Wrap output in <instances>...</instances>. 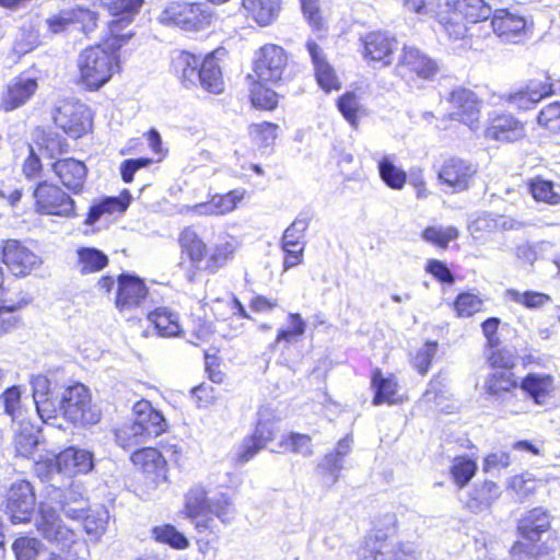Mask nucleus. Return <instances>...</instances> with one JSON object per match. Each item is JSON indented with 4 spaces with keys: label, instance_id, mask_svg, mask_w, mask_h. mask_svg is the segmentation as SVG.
<instances>
[{
    "label": "nucleus",
    "instance_id": "obj_21",
    "mask_svg": "<svg viewBox=\"0 0 560 560\" xmlns=\"http://www.w3.org/2000/svg\"><path fill=\"white\" fill-rule=\"evenodd\" d=\"M476 173L477 168L474 164L462 159L451 158L442 165L439 179L454 191H463L469 187Z\"/></svg>",
    "mask_w": 560,
    "mask_h": 560
},
{
    "label": "nucleus",
    "instance_id": "obj_33",
    "mask_svg": "<svg viewBox=\"0 0 560 560\" xmlns=\"http://www.w3.org/2000/svg\"><path fill=\"white\" fill-rule=\"evenodd\" d=\"M555 93L556 91L553 89V84L549 82V79L546 81L533 80L526 85L525 89L511 94L509 102L520 109L527 110L542 98Z\"/></svg>",
    "mask_w": 560,
    "mask_h": 560
},
{
    "label": "nucleus",
    "instance_id": "obj_52",
    "mask_svg": "<svg viewBox=\"0 0 560 560\" xmlns=\"http://www.w3.org/2000/svg\"><path fill=\"white\" fill-rule=\"evenodd\" d=\"M476 470V462L467 456H458L454 458L451 468L453 479L459 488H464L466 485H468V482L475 476Z\"/></svg>",
    "mask_w": 560,
    "mask_h": 560
},
{
    "label": "nucleus",
    "instance_id": "obj_53",
    "mask_svg": "<svg viewBox=\"0 0 560 560\" xmlns=\"http://www.w3.org/2000/svg\"><path fill=\"white\" fill-rule=\"evenodd\" d=\"M529 189L532 196L537 201H544L549 205H558L560 202V192L555 189V185L550 180L536 177L530 180Z\"/></svg>",
    "mask_w": 560,
    "mask_h": 560
},
{
    "label": "nucleus",
    "instance_id": "obj_62",
    "mask_svg": "<svg viewBox=\"0 0 560 560\" xmlns=\"http://www.w3.org/2000/svg\"><path fill=\"white\" fill-rule=\"evenodd\" d=\"M359 107L358 97L352 92H347L338 100L339 112L352 126L357 125Z\"/></svg>",
    "mask_w": 560,
    "mask_h": 560
},
{
    "label": "nucleus",
    "instance_id": "obj_61",
    "mask_svg": "<svg viewBox=\"0 0 560 560\" xmlns=\"http://www.w3.org/2000/svg\"><path fill=\"white\" fill-rule=\"evenodd\" d=\"M537 121L552 131L560 130V102L545 106L537 116Z\"/></svg>",
    "mask_w": 560,
    "mask_h": 560
},
{
    "label": "nucleus",
    "instance_id": "obj_29",
    "mask_svg": "<svg viewBox=\"0 0 560 560\" xmlns=\"http://www.w3.org/2000/svg\"><path fill=\"white\" fill-rule=\"evenodd\" d=\"M518 386L517 378L511 371V365L504 363L503 368L497 369L487 376L483 389L488 396L495 400H504Z\"/></svg>",
    "mask_w": 560,
    "mask_h": 560
},
{
    "label": "nucleus",
    "instance_id": "obj_25",
    "mask_svg": "<svg viewBox=\"0 0 560 560\" xmlns=\"http://www.w3.org/2000/svg\"><path fill=\"white\" fill-rule=\"evenodd\" d=\"M305 46L311 57L318 85L326 92L339 90V80L334 68L327 61L322 47L313 39H308Z\"/></svg>",
    "mask_w": 560,
    "mask_h": 560
},
{
    "label": "nucleus",
    "instance_id": "obj_5",
    "mask_svg": "<svg viewBox=\"0 0 560 560\" xmlns=\"http://www.w3.org/2000/svg\"><path fill=\"white\" fill-rule=\"evenodd\" d=\"M551 516L547 510L535 508L528 511L518 521L517 530L521 537L527 541H516L511 548L513 560H529L537 555L535 542L541 539V535L549 530Z\"/></svg>",
    "mask_w": 560,
    "mask_h": 560
},
{
    "label": "nucleus",
    "instance_id": "obj_44",
    "mask_svg": "<svg viewBox=\"0 0 560 560\" xmlns=\"http://www.w3.org/2000/svg\"><path fill=\"white\" fill-rule=\"evenodd\" d=\"M395 155L392 154L382 156L377 162V170L386 186L394 190H400L407 182V174L395 164Z\"/></svg>",
    "mask_w": 560,
    "mask_h": 560
},
{
    "label": "nucleus",
    "instance_id": "obj_17",
    "mask_svg": "<svg viewBox=\"0 0 560 560\" xmlns=\"http://www.w3.org/2000/svg\"><path fill=\"white\" fill-rule=\"evenodd\" d=\"M95 20V14L90 10L65 9L47 18L46 25L51 34H60L71 27L80 28L88 34L96 26Z\"/></svg>",
    "mask_w": 560,
    "mask_h": 560
},
{
    "label": "nucleus",
    "instance_id": "obj_47",
    "mask_svg": "<svg viewBox=\"0 0 560 560\" xmlns=\"http://www.w3.org/2000/svg\"><path fill=\"white\" fill-rule=\"evenodd\" d=\"M238 245L240 243L235 237L226 236L214 246L209 259L207 260L206 269L215 271L226 265V262L233 258Z\"/></svg>",
    "mask_w": 560,
    "mask_h": 560
},
{
    "label": "nucleus",
    "instance_id": "obj_40",
    "mask_svg": "<svg viewBox=\"0 0 560 560\" xmlns=\"http://www.w3.org/2000/svg\"><path fill=\"white\" fill-rule=\"evenodd\" d=\"M522 388L537 405H544L552 395L553 378L550 375L529 374L523 380Z\"/></svg>",
    "mask_w": 560,
    "mask_h": 560
},
{
    "label": "nucleus",
    "instance_id": "obj_54",
    "mask_svg": "<svg viewBox=\"0 0 560 560\" xmlns=\"http://www.w3.org/2000/svg\"><path fill=\"white\" fill-rule=\"evenodd\" d=\"M214 515L222 523L229 524L235 516V508L232 499L226 493H219L210 499L208 516Z\"/></svg>",
    "mask_w": 560,
    "mask_h": 560
},
{
    "label": "nucleus",
    "instance_id": "obj_57",
    "mask_svg": "<svg viewBox=\"0 0 560 560\" xmlns=\"http://www.w3.org/2000/svg\"><path fill=\"white\" fill-rule=\"evenodd\" d=\"M152 535L156 541L167 544L176 549H185L188 546V539L173 525L155 526L152 529Z\"/></svg>",
    "mask_w": 560,
    "mask_h": 560
},
{
    "label": "nucleus",
    "instance_id": "obj_51",
    "mask_svg": "<svg viewBox=\"0 0 560 560\" xmlns=\"http://www.w3.org/2000/svg\"><path fill=\"white\" fill-rule=\"evenodd\" d=\"M109 515L104 508L91 511L83 517V527L89 536L97 540L106 530Z\"/></svg>",
    "mask_w": 560,
    "mask_h": 560
},
{
    "label": "nucleus",
    "instance_id": "obj_2",
    "mask_svg": "<svg viewBox=\"0 0 560 560\" xmlns=\"http://www.w3.org/2000/svg\"><path fill=\"white\" fill-rule=\"evenodd\" d=\"M110 42L112 36L106 42L110 51L97 45L85 48L79 55L80 82L90 91L101 89L119 69L118 49L110 47Z\"/></svg>",
    "mask_w": 560,
    "mask_h": 560
},
{
    "label": "nucleus",
    "instance_id": "obj_24",
    "mask_svg": "<svg viewBox=\"0 0 560 560\" xmlns=\"http://www.w3.org/2000/svg\"><path fill=\"white\" fill-rule=\"evenodd\" d=\"M486 139L499 142H514L525 136L524 125L509 114H498L490 118L489 126L485 129Z\"/></svg>",
    "mask_w": 560,
    "mask_h": 560
},
{
    "label": "nucleus",
    "instance_id": "obj_28",
    "mask_svg": "<svg viewBox=\"0 0 560 560\" xmlns=\"http://www.w3.org/2000/svg\"><path fill=\"white\" fill-rule=\"evenodd\" d=\"M275 436L276 429L273 423L269 420H259L254 433L243 440L237 454L238 460L241 463L249 462Z\"/></svg>",
    "mask_w": 560,
    "mask_h": 560
},
{
    "label": "nucleus",
    "instance_id": "obj_55",
    "mask_svg": "<svg viewBox=\"0 0 560 560\" xmlns=\"http://www.w3.org/2000/svg\"><path fill=\"white\" fill-rule=\"evenodd\" d=\"M16 560H37L42 556V544L33 537H20L12 544Z\"/></svg>",
    "mask_w": 560,
    "mask_h": 560
},
{
    "label": "nucleus",
    "instance_id": "obj_18",
    "mask_svg": "<svg viewBox=\"0 0 560 560\" xmlns=\"http://www.w3.org/2000/svg\"><path fill=\"white\" fill-rule=\"evenodd\" d=\"M397 70L401 77H413L420 79H431L438 71L436 62L421 52L418 48L405 46L402 55L398 61Z\"/></svg>",
    "mask_w": 560,
    "mask_h": 560
},
{
    "label": "nucleus",
    "instance_id": "obj_26",
    "mask_svg": "<svg viewBox=\"0 0 560 560\" xmlns=\"http://www.w3.org/2000/svg\"><path fill=\"white\" fill-rule=\"evenodd\" d=\"M56 466L58 471L69 476L88 474L94 467V456L88 450L70 446L56 457Z\"/></svg>",
    "mask_w": 560,
    "mask_h": 560
},
{
    "label": "nucleus",
    "instance_id": "obj_20",
    "mask_svg": "<svg viewBox=\"0 0 560 560\" xmlns=\"http://www.w3.org/2000/svg\"><path fill=\"white\" fill-rule=\"evenodd\" d=\"M210 499L201 485L192 486L185 494V513L189 518L196 520L195 526L199 533L211 529L213 524L212 516H208Z\"/></svg>",
    "mask_w": 560,
    "mask_h": 560
},
{
    "label": "nucleus",
    "instance_id": "obj_41",
    "mask_svg": "<svg viewBox=\"0 0 560 560\" xmlns=\"http://www.w3.org/2000/svg\"><path fill=\"white\" fill-rule=\"evenodd\" d=\"M135 466L142 470L145 475L159 476L164 471L165 459L162 454L154 447H143L137 450L131 455Z\"/></svg>",
    "mask_w": 560,
    "mask_h": 560
},
{
    "label": "nucleus",
    "instance_id": "obj_16",
    "mask_svg": "<svg viewBox=\"0 0 560 560\" xmlns=\"http://www.w3.org/2000/svg\"><path fill=\"white\" fill-rule=\"evenodd\" d=\"M37 89L36 78L26 73L14 77L1 93L0 108L4 112H12L22 107L32 98Z\"/></svg>",
    "mask_w": 560,
    "mask_h": 560
},
{
    "label": "nucleus",
    "instance_id": "obj_45",
    "mask_svg": "<svg viewBox=\"0 0 560 560\" xmlns=\"http://www.w3.org/2000/svg\"><path fill=\"white\" fill-rule=\"evenodd\" d=\"M148 318L161 337H175L182 332L178 314L165 307L156 308Z\"/></svg>",
    "mask_w": 560,
    "mask_h": 560
},
{
    "label": "nucleus",
    "instance_id": "obj_35",
    "mask_svg": "<svg viewBox=\"0 0 560 560\" xmlns=\"http://www.w3.org/2000/svg\"><path fill=\"white\" fill-rule=\"evenodd\" d=\"M130 199L129 191L124 190L118 197H104L95 201L89 209L84 224L94 225L106 214L125 212L129 207Z\"/></svg>",
    "mask_w": 560,
    "mask_h": 560
},
{
    "label": "nucleus",
    "instance_id": "obj_3",
    "mask_svg": "<svg viewBox=\"0 0 560 560\" xmlns=\"http://www.w3.org/2000/svg\"><path fill=\"white\" fill-rule=\"evenodd\" d=\"M36 528L49 542L67 552L71 560L84 559L89 555L84 541L78 539L77 534L65 526L56 510L47 503H40Z\"/></svg>",
    "mask_w": 560,
    "mask_h": 560
},
{
    "label": "nucleus",
    "instance_id": "obj_30",
    "mask_svg": "<svg viewBox=\"0 0 560 560\" xmlns=\"http://www.w3.org/2000/svg\"><path fill=\"white\" fill-rule=\"evenodd\" d=\"M362 43L364 58L382 62L384 66L390 63L392 54L397 45V40L394 37L388 36L386 33L372 32L362 38Z\"/></svg>",
    "mask_w": 560,
    "mask_h": 560
},
{
    "label": "nucleus",
    "instance_id": "obj_63",
    "mask_svg": "<svg viewBox=\"0 0 560 560\" xmlns=\"http://www.w3.org/2000/svg\"><path fill=\"white\" fill-rule=\"evenodd\" d=\"M252 103L255 107L270 110L276 108L278 95L271 89L258 86L252 91Z\"/></svg>",
    "mask_w": 560,
    "mask_h": 560
},
{
    "label": "nucleus",
    "instance_id": "obj_46",
    "mask_svg": "<svg viewBox=\"0 0 560 560\" xmlns=\"http://www.w3.org/2000/svg\"><path fill=\"white\" fill-rule=\"evenodd\" d=\"M179 243L183 252L187 254L191 264L199 267L206 256L207 246L195 230L191 228L184 229L179 236Z\"/></svg>",
    "mask_w": 560,
    "mask_h": 560
},
{
    "label": "nucleus",
    "instance_id": "obj_1",
    "mask_svg": "<svg viewBox=\"0 0 560 560\" xmlns=\"http://www.w3.org/2000/svg\"><path fill=\"white\" fill-rule=\"evenodd\" d=\"M135 420L116 430L115 438L119 446L128 450L132 446L147 443L166 431L167 423L164 416L155 410L148 400H140L133 406Z\"/></svg>",
    "mask_w": 560,
    "mask_h": 560
},
{
    "label": "nucleus",
    "instance_id": "obj_22",
    "mask_svg": "<svg viewBox=\"0 0 560 560\" xmlns=\"http://www.w3.org/2000/svg\"><path fill=\"white\" fill-rule=\"evenodd\" d=\"M148 295L145 283L138 277L121 275L118 279L116 306L119 311H130L139 307Z\"/></svg>",
    "mask_w": 560,
    "mask_h": 560
},
{
    "label": "nucleus",
    "instance_id": "obj_39",
    "mask_svg": "<svg viewBox=\"0 0 560 560\" xmlns=\"http://www.w3.org/2000/svg\"><path fill=\"white\" fill-rule=\"evenodd\" d=\"M242 5L260 26L271 24L277 19L280 10L279 0H243Z\"/></svg>",
    "mask_w": 560,
    "mask_h": 560
},
{
    "label": "nucleus",
    "instance_id": "obj_36",
    "mask_svg": "<svg viewBox=\"0 0 560 560\" xmlns=\"http://www.w3.org/2000/svg\"><path fill=\"white\" fill-rule=\"evenodd\" d=\"M200 58L188 51H179L172 58V69L186 88L197 86Z\"/></svg>",
    "mask_w": 560,
    "mask_h": 560
},
{
    "label": "nucleus",
    "instance_id": "obj_12",
    "mask_svg": "<svg viewBox=\"0 0 560 560\" xmlns=\"http://www.w3.org/2000/svg\"><path fill=\"white\" fill-rule=\"evenodd\" d=\"M1 259L15 277H26L43 264L42 258L37 254L18 240L3 241Z\"/></svg>",
    "mask_w": 560,
    "mask_h": 560
},
{
    "label": "nucleus",
    "instance_id": "obj_60",
    "mask_svg": "<svg viewBox=\"0 0 560 560\" xmlns=\"http://www.w3.org/2000/svg\"><path fill=\"white\" fill-rule=\"evenodd\" d=\"M436 351L438 342L435 341H428L418 350L413 364L420 374L424 375L429 371Z\"/></svg>",
    "mask_w": 560,
    "mask_h": 560
},
{
    "label": "nucleus",
    "instance_id": "obj_58",
    "mask_svg": "<svg viewBox=\"0 0 560 560\" xmlns=\"http://www.w3.org/2000/svg\"><path fill=\"white\" fill-rule=\"evenodd\" d=\"M483 301L476 294L464 292L454 301V308L459 317H470L481 311Z\"/></svg>",
    "mask_w": 560,
    "mask_h": 560
},
{
    "label": "nucleus",
    "instance_id": "obj_32",
    "mask_svg": "<svg viewBox=\"0 0 560 560\" xmlns=\"http://www.w3.org/2000/svg\"><path fill=\"white\" fill-rule=\"evenodd\" d=\"M220 50L212 51L205 56L198 70L197 85L212 94H220L224 90L221 68L217 55Z\"/></svg>",
    "mask_w": 560,
    "mask_h": 560
},
{
    "label": "nucleus",
    "instance_id": "obj_48",
    "mask_svg": "<svg viewBox=\"0 0 560 560\" xmlns=\"http://www.w3.org/2000/svg\"><path fill=\"white\" fill-rule=\"evenodd\" d=\"M311 217L307 213H300L295 220L284 230L281 238V248L305 246L302 240L310 225Z\"/></svg>",
    "mask_w": 560,
    "mask_h": 560
},
{
    "label": "nucleus",
    "instance_id": "obj_34",
    "mask_svg": "<svg viewBox=\"0 0 560 560\" xmlns=\"http://www.w3.org/2000/svg\"><path fill=\"white\" fill-rule=\"evenodd\" d=\"M13 445L19 456L31 457L38 445L39 429L30 418L12 423Z\"/></svg>",
    "mask_w": 560,
    "mask_h": 560
},
{
    "label": "nucleus",
    "instance_id": "obj_49",
    "mask_svg": "<svg viewBox=\"0 0 560 560\" xmlns=\"http://www.w3.org/2000/svg\"><path fill=\"white\" fill-rule=\"evenodd\" d=\"M20 386H11L2 394L4 413L10 418L11 423L30 418L28 411L21 404Z\"/></svg>",
    "mask_w": 560,
    "mask_h": 560
},
{
    "label": "nucleus",
    "instance_id": "obj_56",
    "mask_svg": "<svg viewBox=\"0 0 560 560\" xmlns=\"http://www.w3.org/2000/svg\"><path fill=\"white\" fill-rule=\"evenodd\" d=\"M505 295L527 308H539L550 301L549 295L536 291L520 292L515 289H508Z\"/></svg>",
    "mask_w": 560,
    "mask_h": 560
},
{
    "label": "nucleus",
    "instance_id": "obj_38",
    "mask_svg": "<svg viewBox=\"0 0 560 560\" xmlns=\"http://www.w3.org/2000/svg\"><path fill=\"white\" fill-rule=\"evenodd\" d=\"M500 494V487L495 482L485 481L471 490L466 508L472 513H481L488 510Z\"/></svg>",
    "mask_w": 560,
    "mask_h": 560
},
{
    "label": "nucleus",
    "instance_id": "obj_64",
    "mask_svg": "<svg viewBox=\"0 0 560 560\" xmlns=\"http://www.w3.org/2000/svg\"><path fill=\"white\" fill-rule=\"evenodd\" d=\"M285 445L294 453L308 457L313 454L312 440L306 434L291 433Z\"/></svg>",
    "mask_w": 560,
    "mask_h": 560
},
{
    "label": "nucleus",
    "instance_id": "obj_14",
    "mask_svg": "<svg viewBox=\"0 0 560 560\" xmlns=\"http://www.w3.org/2000/svg\"><path fill=\"white\" fill-rule=\"evenodd\" d=\"M448 101L452 105L450 118L476 130L479 126L481 106V101L476 93L469 89L458 88L452 91Z\"/></svg>",
    "mask_w": 560,
    "mask_h": 560
},
{
    "label": "nucleus",
    "instance_id": "obj_6",
    "mask_svg": "<svg viewBox=\"0 0 560 560\" xmlns=\"http://www.w3.org/2000/svg\"><path fill=\"white\" fill-rule=\"evenodd\" d=\"M407 10L427 18H434L451 39H462L467 33L459 14L452 12V0H404Z\"/></svg>",
    "mask_w": 560,
    "mask_h": 560
},
{
    "label": "nucleus",
    "instance_id": "obj_4",
    "mask_svg": "<svg viewBox=\"0 0 560 560\" xmlns=\"http://www.w3.org/2000/svg\"><path fill=\"white\" fill-rule=\"evenodd\" d=\"M213 18V11L207 3L172 2L161 11L158 21L165 26L197 33L208 28Z\"/></svg>",
    "mask_w": 560,
    "mask_h": 560
},
{
    "label": "nucleus",
    "instance_id": "obj_42",
    "mask_svg": "<svg viewBox=\"0 0 560 560\" xmlns=\"http://www.w3.org/2000/svg\"><path fill=\"white\" fill-rule=\"evenodd\" d=\"M397 557L384 535L368 536L364 545L359 549V560H392Z\"/></svg>",
    "mask_w": 560,
    "mask_h": 560
},
{
    "label": "nucleus",
    "instance_id": "obj_8",
    "mask_svg": "<svg viewBox=\"0 0 560 560\" xmlns=\"http://www.w3.org/2000/svg\"><path fill=\"white\" fill-rule=\"evenodd\" d=\"M108 10L113 20L108 22V32L112 36L110 47L120 49L131 37L130 31L124 30L130 25L142 7L143 0H97Z\"/></svg>",
    "mask_w": 560,
    "mask_h": 560
},
{
    "label": "nucleus",
    "instance_id": "obj_37",
    "mask_svg": "<svg viewBox=\"0 0 560 560\" xmlns=\"http://www.w3.org/2000/svg\"><path fill=\"white\" fill-rule=\"evenodd\" d=\"M452 12L459 14V21L466 27L464 20L470 23L486 21L493 16L494 10L485 0H452Z\"/></svg>",
    "mask_w": 560,
    "mask_h": 560
},
{
    "label": "nucleus",
    "instance_id": "obj_13",
    "mask_svg": "<svg viewBox=\"0 0 560 560\" xmlns=\"http://www.w3.org/2000/svg\"><path fill=\"white\" fill-rule=\"evenodd\" d=\"M491 26L497 36L504 43L518 44L527 37V20L516 10L495 9Z\"/></svg>",
    "mask_w": 560,
    "mask_h": 560
},
{
    "label": "nucleus",
    "instance_id": "obj_23",
    "mask_svg": "<svg viewBox=\"0 0 560 560\" xmlns=\"http://www.w3.org/2000/svg\"><path fill=\"white\" fill-rule=\"evenodd\" d=\"M352 438L346 435L338 441L336 448L326 454L318 463L317 467L326 486L331 487L338 481L340 471L343 468V460L352 450Z\"/></svg>",
    "mask_w": 560,
    "mask_h": 560
},
{
    "label": "nucleus",
    "instance_id": "obj_10",
    "mask_svg": "<svg viewBox=\"0 0 560 560\" xmlns=\"http://www.w3.org/2000/svg\"><path fill=\"white\" fill-rule=\"evenodd\" d=\"M36 497L27 480L13 482L5 497L4 513L13 524L28 523L34 513Z\"/></svg>",
    "mask_w": 560,
    "mask_h": 560
},
{
    "label": "nucleus",
    "instance_id": "obj_15",
    "mask_svg": "<svg viewBox=\"0 0 560 560\" xmlns=\"http://www.w3.org/2000/svg\"><path fill=\"white\" fill-rule=\"evenodd\" d=\"M285 66L284 49L277 45H266L258 52L254 70L261 82L277 83L282 79Z\"/></svg>",
    "mask_w": 560,
    "mask_h": 560
},
{
    "label": "nucleus",
    "instance_id": "obj_11",
    "mask_svg": "<svg viewBox=\"0 0 560 560\" xmlns=\"http://www.w3.org/2000/svg\"><path fill=\"white\" fill-rule=\"evenodd\" d=\"M54 121L58 128L74 139L86 133L92 125L89 108L80 102H62L56 108Z\"/></svg>",
    "mask_w": 560,
    "mask_h": 560
},
{
    "label": "nucleus",
    "instance_id": "obj_27",
    "mask_svg": "<svg viewBox=\"0 0 560 560\" xmlns=\"http://www.w3.org/2000/svg\"><path fill=\"white\" fill-rule=\"evenodd\" d=\"M52 171L62 185L73 194H80L88 175L85 164L75 159H62L52 164Z\"/></svg>",
    "mask_w": 560,
    "mask_h": 560
},
{
    "label": "nucleus",
    "instance_id": "obj_7",
    "mask_svg": "<svg viewBox=\"0 0 560 560\" xmlns=\"http://www.w3.org/2000/svg\"><path fill=\"white\" fill-rule=\"evenodd\" d=\"M61 415L72 424H94L100 413L92 409L88 388L82 384L67 387L57 398V417Z\"/></svg>",
    "mask_w": 560,
    "mask_h": 560
},
{
    "label": "nucleus",
    "instance_id": "obj_31",
    "mask_svg": "<svg viewBox=\"0 0 560 560\" xmlns=\"http://www.w3.org/2000/svg\"><path fill=\"white\" fill-rule=\"evenodd\" d=\"M371 386L374 390L372 400L374 406L382 404L397 405L404 400L402 396L398 393L396 377L392 374L384 375L380 369L373 371Z\"/></svg>",
    "mask_w": 560,
    "mask_h": 560
},
{
    "label": "nucleus",
    "instance_id": "obj_59",
    "mask_svg": "<svg viewBox=\"0 0 560 560\" xmlns=\"http://www.w3.org/2000/svg\"><path fill=\"white\" fill-rule=\"evenodd\" d=\"M278 125L264 121L249 126V136L253 141L262 147H270L277 138Z\"/></svg>",
    "mask_w": 560,
    "mask_h": 560
},
{
    "label": "nucleus",
    "instance_id": "obj_50",
    "mask_svg": "<svg viewBox=\"0 0 560 560\" xmlns=\"http://www.w3.org/2000/svg\"><path fill=\"white\" fill-rule=\"evenodd\" d=\"M459 235L458 230L453 226H443V225H433L425 228L422 233L421 237L428 242L431 243L440 248H447L448 243L452 241H455Z\"/></svg>",
    "mask_w": 560,
    "mask_h": 560
},
{
    "label": "nucleus",
    "instance_id": "obj_19",
    "mask_svg": "<svg viewBox=\"0 0 560 560\" xmlns=\"http://www.w3.org/2000/svg\"><path fill=\"white\" fill-rule=\"evenodd\" d=\"M32 387L33 401L36 412L43 422L48 423L49 420H57V396L51 388L50 381L46 375H32L30 380Z\"/></svg>",
    "mask_w": 560,
    "mask_h": 560
},
{
    "label": "nucleus",
    "instance_id": "obj_43",
    "mask_svg": "<svg viewBox=\"0 0 560 560\" xmlns=\"http://www.w3.org/2000/svg\"><path fill=\"white\" fill-rule=\"evenodd\" d=\"M77 268L81 275H90L103 270L108 265L107 255L95 247L77 249Z\"/></svg>",
    "mask_w": 560,
    "mask_h": 560
},
{
    "label": "nucleus",
    "instance_id": "obj_9",
    "mask_svg": "<svg viewBox=\"0 0 560 560\" xmlns=\"http://www.w3.org/2000/svg\"><path fill=\"white\" fill-rule=\"evenodd\" d=\"M35 211L44 215L75 217V202L60 187L43 180L34 189Z\"/></svg>",
    "mask_w": 560,
    "mask_h": 560
}]
</instances>
